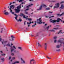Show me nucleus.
<instances>
[{
    "mask_svg": "<svg viewBox=\"0 0 64 64\" xmlns=\"http://www.w3.org/2000/svg\"><path fill=\"white\" fill-rule=\"evenodd\" d=\"M32 23V22H30V23H29V22H27V24H28V27H30V24H31Z\"/></svg>",
    "mask_w": 64,
    "mask_h": 64,
    "instance_id": "20",
    "label": "nucleus"
},
{
    "mask_svg": "<svg viewBox=\"0 0 64 64\" xmlns=\"http://www.w3.org/2000/svg\"><path fill=\"white\" fill-rule=\"evenodd\" d=\"M54 17V16H51L50 17H49V18H51V17Z\"/></svg>",
    "mask_w": 64,
    "mask_h": 64,
    "instance_id": "43",
    "label": "nucleus"
},
{
    "mask_svg": "<svg viewBox=\"0 0 64 64\" xmlns=\"http://www.w3.org/2000/svg\"><path fill=\"white\" fill-rule=\"evenodd\" d=\"M47 25V24H45V26H46Z\"/></svg>",
    "mask_w": 64,
    "mask_h": 64,
    "instance_id": "58",
    "label": "nucleus"
},
{
    "mask_svg": "<svg viewBox=\"0 0 64 64\" xmlns=\"http://www.w3.org/2000/svg\"><path fill=\"white\" fill-rule=\"evenodd\" d=\"M1 40H2V38H1V36H0V41H1Z\"/></svg>",
    "mask_w": 64,
    "mask_h": 64,
    "instance_id": "40",
    "label": "nucleus"
},
{
    "mask_svg": "<svg viewBox=\"0 0 64 64\" xmlns=\"http://www.w3.org/2000/svg\"><path fill=\"white\" fill-rule=\"evenodd\" d=\"M56 50L57 51H58V52H59L60 51V49H59V50Z\"/></svg>",
    "mask_w": 64,
    "mask_h": 64,
    "instance_id": "36",
    "label": "nucleus"
},
{
    "mask_svg": "<svg viewBox=\"0 0 64 64\" xmlns=\"http://www.w3.org/2000/svg\"><path fill=\"white\" fill-rule=\"evenodd\" d=\"M35 61L33 60H30V64H35Z\"/></svg>",
    "mask_w": 64,
    "mask_h": 64,
    "instance_id": "12",
    "label": "nucleus"
},
{
    "mask_svg": "<svg viewBox=\"0 0 64 64\" xmlns=\"http://www.w3.org/2000/svg\"><path fill=\"white\" fill-rule=\"evenodd\" d=\"M33 4H30L28 6H26V8H28L26 10H25V11L29 10V7H31L32 6H33Z\"/></svg>",
    "mask_w": 64,
    "mask_h": 64,
    "instance_id": "10",
    "label": "nucleus"
},
{
    "mask_svg": "<svg viewBox=\"0 0 64 64\" xmlns=\"http://www.w3.org/2000/svg\"><path fill=\"white\" fill-rule=\"evenodd\" d=\"M49 59H51V58H49Z\"/></svg>",
    "mask_w": 64,
    "mask_h": 64,
    "instance_id": "64",
    "label": "nucleus"
},
{
    "mask_svg": "<svg viewBox=\"0 0 64 64\" xmlns=\"http://www.w3.org/2000/svg\"><path fill=\"white\" fill-rule=\"evenodd\" d=\"M39 35V34H38V33L36 35V36H38Z\"/></svg>",
    "mask_w": 64,
    "mask_h": 64,
    "instance_id": "44",
    "label": "nucleus"
},
{
    "mask_svg": "<svg viewBox=\"0 0 64 64\" xmlns=\"http://www.w3.org/2000/svg\"><path fill=\"white\" fill-rule=\"evenodd\" d=\"M16 63H19V61L15 62Z\"/></svg>",
    "mask_w": 64,
    "mask_h": 64,
    "instance_id": "37",
    "label": "nucleus"
},
{
    "mask_svg": "<svg viewBox=\"0 0 64 64\" xmlns=\"http://www.w3.org/2000/svg\"><path fill=\"white\" fill-rule=\"evenodd\" d=\"M44 48L45 50H46L47 49V44H44Z\"/></svg>",
    "mask_w": 64,
    "mask_h": 64,
    "instance_id": "19",
    "label": "nucleus"
},
{
    "mask_svg": "<svg viewBox=\"0 0 64 64\" xmlns=\"http://www.w3.org/2000/svg\"><path fill=\"white\" fill-rule=\"evenodd\" d=\"M13 3L14 4V3H15V2H13Z\"/></svg>",
    "mask_w": 64,
    "mask_h": 64,
    "instance_id": "57",
    "label": "nucleus"
},
{
    "mask_svg": "<svg viewBox=\"0 0 64 64\" xmlns=\"http://www.w3.org/2000/svg\"><path fill=\"white\" fill-rule=\"evenodd\" d=\"M3 28H2V30L0 32L1 33H2V32H3Z\"/></svg>",
    "mask_w": 64,
    "mask_h": 64,
    "instance_id": "38",
    "label": "nucleus"
},
{
    "mask_svg": "<svg viewBox=\"0 0 64 64\" xmlns=\"http://www.w3.org/2000/svg\"><path fill=\"white\" fill-rule=\"evenodd\" d=\"M63 14L64 15V12H63L60 15V16H62Z\"/></svg>",
    "mask_w": 64,
    "mask_h": 64,
    "instance_id": "34",
    "label": "nucleus"
},
{
    "mask_svg": "<svg viewBox=\"0 0 64 64\" xmlns=\"http://www.w3.org/2000/svg\"><path fill=\"white\" fill-rule=\"evenodd\" d=\"M50 6V7H52V6Z\"/></svg>",
    "mask_w": 64,
    "mask_h": 64,
    "instance_id": "56",
    "label": "nucleus"
},
{
    "mask_svg": "<svg viewBox=\"0 0 64 64\" xmlns=\"http://www.w3.org/2000/svg\"><path fill=\"white\" fill-rule=\"evenodd\" d=\"M54 29H55V30H58V28H54Z\"/></svg>",
    "mask_w": 64,
    "mask_h": 64,
    "instance_id": "32",
    "label": "nucleus"
},
{
    "mask_svg": "<svg viewBox=\"0 0 64 64\" xmlns=\"http://www.w3.org/2000/svg\"><path fill=\"white\" fill-rule=\"evenodd\" d=\"M64 3V1H62L60 2V4Z\"/></svg>",
    "mask_w": 64,
    "mask_h": 64,
    "instance_id": "39",
    "label": "nucleus"
},
{
    "mask_svg": "<svg viewBox=\"0 0 64 64\" xmlns=\"http://www.w3.org/2000/svg\"><path fill=\"white\" fill-rule=\"evenodd\" d=\"M42 23L43 24H44V23H45V22H43Z\"/></svg>",
    "mask_w": 64,
    "mask_h": 64,
    "instance_id": "61",
    "label": "nucleus"
},
{
    "mask_svg": "<svg viewBox=\"0 0 64 64\" xmlns=\"http://www.w3.org/2000/svg\"><path fill=\"white\" fill-rule=\"evenodd\" d=\"M58 43H60L61 44H62V42L60 40H58Z\"/></svg>",
    "mask_w": 64,
    "mask_h": 64,
    "instance_id": "25",
    "label": "nucleus"
},
{
    "mask_svg": "<svg viewBox=\"0 0 64 64\" xmlns=\"http://www.w3.org/2000/svg\"><path fill=\"white\" fill-rule=\"evenodd\" d=\"M63 45H64V42H63Z\"/></svg>",
    "mask_w": 64,
    "mask_h": 64,
    "instance_id": "53",
    "label": "nucleus"
},
{
    "mask_svg": "<svg viewBox=\"0 0 64 64\" xmlns=\"http://www.w3.org/2000/svg\"><path fill=\"white\" fill-rule=\"evenodd\" d=\"M24 3V2L22 3L21 4H20L19 6H18L17 7V9H15V11H16V13H19L20 11V9L21 7V6L22 4H23Z\"/></svg>",
    "mask_w": 64,
    "mask_h": 64,
    "instance_id": "2",
    "label": "nucleus"
},
{
    "mask_svg": "<svg viewBox=\"0 0 64 64\" xmlns=\"http://www.w3.org/2000/svg\"><path fill=\"white\" fill-rule=\"evenodd\" d=\"M12 64H16V62H14Z\"/></svg>",
    "mask_w": 64,
    "mask_h": 64,
    "instance_id": "50",
    "label": "nucleus"
},
{
    "mask_svg": "<svg viewBox=\"0 0 64 64\" xmlns=\"http://www.w3.org/2000/svg\"><path fill=\"white\" fill-rule=\"evenodd\" d=\"M26 22V21H25L24 22V25H25V23Z\"/></svg>",
    "mask_w": 64,
    "mask_h": 64,
    "instance_id": "49",
    "label": "nucleus"
},
{
    "mask_svg": "<svg viewBox=\"0 0 64 64\" xmlns=\"http://www.w3.org/2000/svg\"><path fill=\"white\" fill-rule=\"evenodd\" d=\"M57 36H56L54 37L53 39H54V40L55 39H57Z\"/></svg>",
    "mask_w": 64,
    "mask_h": 64,
    "instance_id": "27",
    "label": "nucleus"
},
{
    "mask_svg": "<svg viewBox=\"0 0 64 64\" xmlns=\"http://www.w3.org/2000/svg\"><path fill=\"white\" fill-rule=\"evenodd\" d=\"M31 36H34L32 35V34H31Z\"/></svg>",
    "mask_w": 64,
    "mask_h": 64,
    "instance_id": "55",
    "label": "nucleus"
},
{
    "mask_svg": "<svg viewBox=\"0 0 64 64\" xmlns=\"http://www.w3.org/2000/svg\"><path fill=\"white\" fill-rule=\"evenodd\" d=\"M18 0L16 1L18 2H22V1H23V0Z\"/></svg>",
    "mask_w": 64,
    "mask_h": 64,
    "instance_id": "22",
    "label": "nucleus"
},
{
    "mask_svg": "<svg viewBox=\"0 0 64 64\" xmlns=\"http://www.w3.org/2000/svg\"><path fill=\"white\" fill-rule=\"evenodd\" d=\"M14 7H15V6L14 5H11L10 6V10H12L11 8L12 9H14Z\"/></svg>",
    "mask_w": 64,
    "mask_h": 64,
    "instance_id": "13",
    "label": "nucleus"
},
{
    "mask_svg": "<svg viewBox=\"0 0 64 64\" xmlns=\"http://www.w3.org/2000/svg\"><path fill=\"white\" fill-rule=\"evenodd\" d=\"M14 15L15 16H16V17L14 18L16 20H17L18 22H19V21H20V22H21V21H22V20L20 19H19L18 20H17V17H18V15H16V14H14Z\"/></svg>",
    "mask_w": 64,
    "mask_h": 64,
    "instance_id": "8",
    "label": "nucleus"
},
{
    "mask_svg": "<svg viewBox=\"0 0 64 64\" xmlns=\"http://www.w3.org/2000/svg\"><path fill=\"white\" fill-rule=\"evenodd\" d=\"M12 45H13V44H12V42H11V45L10 44V43L9 42H8V44L6 45V46H9L10 47H11Z\"/></svg>",
    "mask_w": 64,
    "mask_h": 64,
    "instance_id": "14",
    "label": "nucleus"
},
{
    "mask_svg": "<svg viewBox=\"0 0 64 64\" xmlns=\"http://www.w3.org/2000/svg\"><path fill=\"white\" fill-rule=\"evenodd\" d=\"M36 23H35L34 25H33L32 26V27H35V26H36Z\"/></svg>",
    "mask_w": 64,
    "mask_h": 64,
    "instance_id": "28",
    "label": "nucleus"
},
{
    "mask_svg": "<svg viewBox=\"0 0 64 64\" xmlns=\"http://www.w3.org/2000/svg\"><path fill=\"white\" fill-rule=\"evenodd\" d=\"M64 5L63 4H62L61 5V7L60 8L61 9H64Z\"/></svg>",
    "mask_w": 64,
    "mask_h": 64,
    "instance_id": "17",
    "label": "nucleus"
},
{
    "mask_svg": "<svg viewBox=\"0 0 64 64\" xmlns=\"http://www.w3.org/2000/svg\"><path fill=\"white\" fill-rule=\"evenodd\" d=\"M18 49H20V50H21L22 51H23V49H22V48L21 47H19L18 48Z\"/></svg>",
    "mask_w": 64,
    "mask_h": 64,
    "instance_id": "24",
    "label": "nucleus"
},
{
    "mask_svg": "<svg viewBox=\"0 0 64 64\" xmlns=\"http://www.w3.org/2000/svg\"><path fill=\"white\" fill-rule=\"evenodd\" d=\"M49 27H51V26H48L46 27H44V28L45 29H46L47 30H49Z\"/></svg>",
    "mask_w": 64,
    "mask_h": 64,
    "instance_id": "16",
    "label": "nucleus"
},
{
    "mask_svg": "<svg viewBox=\"0 0 64 64\" xmlns=\"http://www.w3.org/2000/svg\"><path fill=\"white\" fill-rule=\"evenodd\" d=\"M25 14H28V12H25Z\"/></svg>",
    "mask_w": 64,
    "mask_h": 64,
    "instance_id": "45",
    "label": "nucleus"
},
{
    "mask_svg": "<svg viewBox=\"0 0 64 64\" xmlns=\"http://www.w3.org/2000/svg\"><path fill=\"white\" fill-rule=\"evenodd\" d=\"M61 31H62V30H60V32H59L58 33V34H60V33H61L62 32Z\"/></svg>",
    "mask_w": 64,
    "mask_h": 64,
    "instance_id": "33",
    "label": "nucleus"
},
{
    "mask_svg": "<svg viewBox=\"0 0 64 64\" xmlns=\"http://www.w3.org/2000/svg\"><path fill=\"white\" fill-rule=\"evenodd\" d=\"M49 12L50 13H53L52 12Z\"/></svg>",
    "mask_w": 64,
    "mask_h": 64,
    "instance_id": "46",
    "label": "nucleus"
},
{
    "mask_svg": "<svg viewBox=\"0 0 64 64\" xmlns=\"http://www.w3.org/2000/svg\"><path fill=\"white\" fill-rule=\"evenodd\" d=\"M10 52H12L11 55L12 56H15L14 53H19V51H17L16 50H16V48L15 46H11L10 48Z\"/></svg>",
    "mask_w": 64,
    "mask_h": 64,
    "instance_id": "1",
    "label": "nucleus"
},
{
    "mask_svg": "<svg viewBox=\"0 0 64 64\" xmlns=\"http://www.w3.org/2000/svg\"><path fill=\"white\" fill-rule=\"evenodd\" d=\"M31 2V1H33V0H29Z\"/></svg>",
    "mask_w": 64,
    "mask_h": 64,
    "instance_id": "48",
    "label": "nucleus"
},
{
    "mask_svg": "<svg viewBox=\"0 0 64 64\" xmlns=\"http://www.w3.org/2000/svg\"><path fill=\"white\" fill-rule=\"evenodd\" d=\"M19 16H23V18H25V19H26V20H28L29 21H31L32 20V18H28V16H26L27 17H25V15H24L23 14H20V15H19Z\"/></svg>",
    "mask_w": 64,
    "mask_h": 64,
    "instance_id": "3",
    "label": "nucleus"
},
{
    "mask_svg": "<svg viewBox=\"0 0 64 64\" xmlns=\"http://www.w3.org/2000/svg\"><path fill=\"white\" fill-rule=\"evenodd\" d=\"M1 60L2 61H4L5 59H4V58H1Z\"/></svg>",
    "mask_w": 64,
    "mask_h": 64,
    "instance_id": "30",
    "label": "nucleus"
},
{
    "mask_svg": "<svg viewBox=\"0 0 64 64\" xmlns=\"http://www.w3.org/2000/svg\"><path fill=\"white\" fill-rule=\"evenodd\" d=\"M59 5H60V4L59 3H58L55 4V6L54 7V9H55V8H57L59 7Z\"/></svg>",
    "mask_w": 64,
    "mask_h": 64,
    "instance_id": "6",
    "label": "nucleus"
},
{
    "mask_svg": "<svg viewBox=\"0 0 64 64\" xmlns=\"http://www.w3.org/2000/svg\"><path fill=\"white\" fill-rule=\"evenodd\" d=\"M42 7H43L44 8H46V7H47V6H46V5L44 4H42L40 5V6L39 9H37V10H41L42 8Z\"/></svg>",
    "mask_w": 64,
    "mask_h": 64,
    "instance_id": "4",
    "label": "nucleus"
},
{
    "mask_svg": "<svg viewBox=\"0 0 64 64\" xmlns=\"http://www.w3.org/2000/svg\"><path fill=\"white\" fill-rule=\"evenodd\" d=\"M15 59V57H14L12 58V60H14V59Z\"/></svg>",
    "mask_w": 64,
    "mask_h": 64,
    "instance_id": "42",
    "label": "nucleus"
},
{
    "mask_svg": "<svg viewBox=\"0 0 64 64\" xmlns=\"http://www.w3.org/2000/svg\"><path fill=\"white\" fill-rule=\"evenodd\" d=\"M12 12V10H10V12L11 13H12V14H14V12Z\"/></svg>",
    "mask_w": 64,
    "mask_h": 64,
    "instance_id": "26",
    "label": "nucleus"
},
{
    "mask_svg": "<svg viewBox=\"0 0 64 64\" xmlns=\"http://www.w3.org/2000/svg\"><path fill=\"white\" fill-rule=\"evenodd\" d=\"M34 22V23H36L37 22Z\"/></svg>",
    "mask_w": 64,
    "mask_h": 64,
    "instance_id": "63",
    "label": "nucleus"
},
{
    "mask_svg": "<svg viewBox=\"0 0 64 64\" xmlns=\"http://www.w3.org/2000/svg\"><path fill=\"white\" fill-rule=\"evenodd\" d=\"M12 2L10 3V4L9 5H12Z\"/></svg>",
    "mask_w": 64,
    "mask_h": 64,
    "instance_id": "47",
    "label": "nucleus"
},
{
    "mask_svg": "<svg viewBox=\"0 0 64 64\" xmlns=\"http://www.w3.org/2000/svg\"><path fill=\"white\" fill-rule=\"evenodd\" d=\"M0 52L1 53H3V52H2V51H0Z\"/></svg>",
    "mask_w": 64,
    "mask_h": 64,
    "instance_id": "54",
    "label": "nucleus"
},
{
    "mask_svg": "<svg viewBox=\"0 0 64 64\" xmlns=\"http://www.w3.org/2000/svg\"><path fill=\"white\" fill-rule=\"evenodd\" d=\"M31 14H33V12H32L31 13Z\"/></svg>",
    "mask_w": 64,
    "mask_h": 64,
    "instance_id": "59",
    "label": "nucleus"
},
{
    "mask_svg": "<svg viewBox=\"0 0 64 64\" xmlns=\"http://www.w3.org/2000/svg\"><path fill=\"white\" fill-rule=\"evenodd\" d=\"M37 21H38V23L40 24L42 23V20L41 19V18H40L39 19H37Z\"/></svg>",
    "mask_w": 64,
    "mask_h": 64,
    "instance_id": "7",
    "label": "nucleus"
},
{
    "mask_svg": "<svg viewBox=\"0 0 64 64\" xmlns=\"http://www.w3.org/2000/svg\"><path fill=\"white\" fill-rule=\"evenodd\" d=\"M62 46V45H61V44L60 45H58L56 46V48H59L61 47Z\"/></svg>",
    "mask_w": 64,
    "mask_h": 64,
    "instance_id": "18",
    "label": "nucleus"
},
{
    "mask_svg": "<svg viewBox=\"0 0 64 64\" xmlns=\"http://www.w3.org/2000/svg\"><path fill=\"white\" fill-rule=\"evenodd\" d=\"M3 42H2V43L3 45H5L6 44H7L8 42L7 40H3Z\"/></svg>",
    "mask_w": 64,
    "mask_h": 64,
    "instance_id": "9",
    "label": "nucleus"
},
{
    "mask_svg": "<svg viewBox=\"0 0 64 64\" xmlns=\"http://www.w3.org/2000/svg\"><path fill=\"white\" fill-rule=\"evenodd\" d=\"M56 41H57V40H54V43H56Z\"/></svg>",
    "mask_w": 64,
    "mask_h": 64,
    "instance_id": "41",
    "label": "nucleus"
},
{
    "mask_svg": "<svg viewBox=\"0 0 64 64\" xmlns=\"http://www.w3.org/2000/svg\"><path fill=\"white\" fill-rule=\"evenodd\" d=\"M50 32H55V31L54 29V30H50Z\"/></svg>",
    "mask_w": 64,
    "mask_h": 64,
    "instance_id": "23",
    "label": "nucleus"
},
{
    "mask_svg": "<svg viewBox=\"0 0 64 64\" xmlns=\"http://www.w3.org/2000/svg\"><path fill=\"white\" fill-rule=\"evenodd\" d=\"M1 55H2V56H5V55H6L5 54H2Z\"/></svg>",
    "mask_w": 64,
    "mask_h": 64,
    "instance_id": "35",
    "label": "nucleus"
},
{
    "mask_svg": "<svg viewBox=\"0 0 64 64\" xmlns=\"http://www.w3.org/2000/svg\"><path fill=\"white\" fill-rule=\"evenodd\" d=\"M38 47H41L42 46L41 45H40V44H39V43H38Z\"/></svg>",
    "mask_w": 64,
    "mask_h": 64,
    "instance_id": "29",
    "label": "nucleus"
},
{
    "mask_svg": "<svg viewBox=\"0 0 64 64\" xmlns=\"http://www.w3.org/2000/svg\"><path fill=\"white\" fill-rule=\"evenodd\" d=\"M50 8H46V10H50Z\"/></svg>",
    "mask_w": 64,
    "mask_h": 64,
    "instance_id": "31",
    "label": "nucleus"
},
{
    "mask_svg": "<svg viewBox=\"0 0 64 64\" xmlns=\"http://www.w3.org/2000/svg\"><path fill=\"white\" fill-rule=\"evenodd\" d=\"M46 18H48V17L47 16H46Z\"/></svg>",
    "mask_w": 64,
    "mask_h": 64,
    "instance_id": "60",
    "label": "nucleus"
},
{
    "mask_svg": "<svg viewBox=\"0 0 64 64\" xmlns=\"http://www.w3.org/2000/svg\"><path fill=\"white\" fill-rule=\"evenodd\" d=\"M21 60L22 61V62L23 63H25V62L23 60L22 58H21Z\"/></svg>",
    "mask_w": 64,
    "mask_h": 64,
    "instance_id": "21",
    "label": "nucleus"
},
{
    "mask_svg": "<svg viewBox=\"0 0 64 64\" xmlns=\"http://www.w3.org/2000/svg\"><path fill=\"white\" fill-rule=\"evenodd\" d=\"M46 57L48 59H49V57L48 56H46Z\"/></svg>",
    "mask_w": 64,
    "mask_h": 64,
    "instance_id": "52",
    "label": "nucleus"
},
{
    "mask_svg": "<svg viewBox=\"0 0 64 64\" xmlns=\"http://www.w3.org/2000/svg\"><path fill=\"white\" fill-rule=\"evenodd\" d=\"M11 57H10H10H9V60H10V59H11Z\"/></svg>",
    "mask_w": 64,
    "mask_h": 64,
    "instance_id": "51",
    "label": "nucleus"
},
{
    "mask_svg": "<svg viewBox=\"0 0 64 64\" xmlns=\"http://www.w3.org/2000/svg\"><path fill=\"white\" fill-rule=\"evenodd\" d=\"M4 14L5 15H9V13L8 12H6V10H5L4 11Z\"/></svg>",
    "mask_w": 64,
    "mask_h": 64,
    "instance_id": "11",
    "label": "nucleus"
},
{
    "mask_svg": "<svg viewBox=\"0 0 64 64\" xmlns=\"http://www.w3.org/2000/svg\"><path fill=\"white\" fill-rule=\"evenodd\" d=\"M11 37L12 38H10L9 39V40H10L14 41V39H13V38H15V37H14V36H11Z\"/></svg>",
    "mask_w": 64,
    "mask_h": 64,
    "instance_id": "15",
    "label": "nucleus"
},
{
    "mask_svg": "<svg viewBox=\"0 0 64 64\" xmlns=\"http://www.w3.org/2000/svg\"><path fill=\"white\" fill-rule=\"evenodd\" d=\"M61 19L58 18L57 19V20H52V19H51L50 20V22H52V23H55V22H56V21L57 22H60V20H61Z\"/></svg>",
    "mask_w": 64,
    "mask_h": 64,
    "instance_id": "5",
    "label": "nucleus"
},
{
    "mask_svg": "<svg viewBox=\"0 0 64 64\" xmlns=\"http://www.w3.org/2000/svg\"><path fill=\"white\" fill-rule=\"evenodd\" d=\"M55 2V1H53V2Z\"/></svg>",
    "mask_w": 64,
    "mask_h": 64,
    "instance_id": "62",
    "label": "nucleus"
}]
</instances>
